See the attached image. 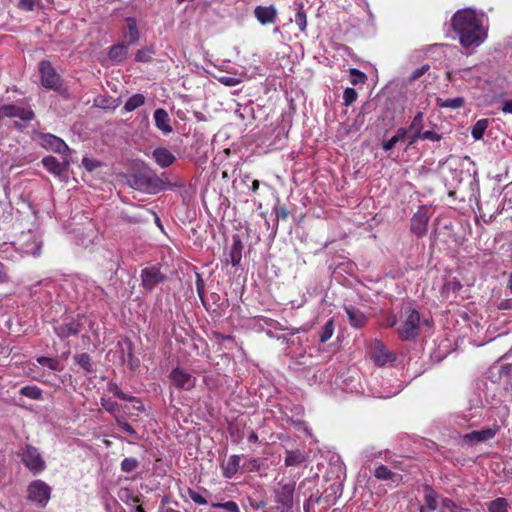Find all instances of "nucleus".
Segmentation results:
<instances>
[{"label":"nucleus","mask_w":512,"mask_h":512,"mask_svg":"<svg viewBox=\"0 0 512 512\" xmlns=\"http://www.w3.org/2000/svg\"><path fill=\"white\" fill-rule=\"evenodd\" d=\"M484 15L470 8L460 9L453 15L451 26L465 49H475L487 39Z\"/></svg>","instance_id":"f257e3e1"},{"label":"nucleus","mask_w":512,"mask_h":512,"mask_svg":"<svg viewBox=\"0 0 512 512\" xmlns=\"http://www.w3.org/2000/svg\"><path fill=\"white\" fill-rule=\"evenodd\" d=\"M430 326V322L425 319L421 321L420 313L411 307H405L401 314V323L397 327L398 337L402 341H414L420 330V325Z\"/></svg>","instance_id":"f03ea898"},{"label":"nucleus","mask_w":512,"mask_h":512,"mask_svg":"<svg viewBox=\"0 0 512 512\" xmlns=\"http://www.w3.org/2000/svg\"><path fill=\"white\" fill-rule=\"evenodd\" d=\"M77 299L89 304L97 300H103L106 292L102 287L90 279L78 278L75 282Z\"/></svg>","instance_id":"7ed1b4c3"},{"label":"nucleus","mask_w":512,"mask_h":512,"mask_svg":"<svg viewBox=\"0 0 512 512\" xmlns=\"http://www.w3.org/2000/svg\"><path fill=\"white\" fill-rule=\"evenodd\" d=\"M51 487L43 480L32 481L27 487V498L39 507H45L51 498Z\"/></svg>","instance_id":"20e7f679"},{"label":"nucleus","mask_w":512,"mask_h":512,"mask_svg":"<svg viewBox=\"0 0 512 512\" xmlns=\"http://www.w3.org/2000/svg\"><path fill=\"white\" fill-rule=\"evenodd\" d=\"M41 84L48 89L59 90L61 77L49 61H41L39 64Z\"/></svg>","instance_id":"39448f33"},{"label":"nucleus","mask_w":512,"mask_h":512,"mask_svg":"<svg viewBox=\"0 0 512 512\" xmlns=\"http://www.w3.org/2000/svg\"><path fill=\"white\" fill-rule=\"evenodd\" d=\"M22 461L24 465L33 473H39L45 469L43 460L37 448L27 445L22 451Z\"/></svg>","instance_id":"423d86ee"},{"label":"nucleus","mask_w":512,"mask_h":512,"mask_svg":"<svg viewBox=\"0 0 512 512\" xmlns=\"http://www.w3.org/2000/svg\"><path fill=\"white\" fill-rule=\"evenodd\" d=\"M170 380L173 386L182 390H191L196 385V377L187 370L176 367L170 372Z\"/></svg>","instance_id":"0eeeda50"},{"label":"nucleus","mask_w":512,"mask_h":512,"mask_svg":"<svg viewBox=\"0 0 512 512\" xmlns=\"http://www.w3.org/2000/svg\"><path fill=\"white\" fill-rule=\"evenodd\" d=\"M0 118H19L30 121L34 118V112L30 107L7 104L0 106Z\"/></svg>","instance_id":"6e6552de"},{"label":"nucleus","mask_w":512,"mask_h":512,"mask_svg":"<svg viewBox=\"0 0 512 512\" xmlns=\"http://www.w3.org/2000/svg\"><path fill=\"white\" fill-rule=\"evenodd\" d=\"M39 142L45 149L51 150L62 156H67L70 152V148L61 138L50 133L41 134L39 136Z\"/></svg>","instance_id":"1a4fd4ad"},{"label":"nucleus","mask_w":512,"mask_h":512,"mask_svg":"<svg viewBox=\"0 0 512 512\" xmlns=\"http://www.w3.org/2000/svg\"><path fill=\"white\" fill-rule=\"evenodd\" d=\"M371 358L378 366H384L396 360V354L389 351L380 341L375 340L372 344Z\"/></svg>","instance_id":"9d476101"},{"label":"nucleus","mask_w":512,"mask_h":512,"mask_svg":"<svg viewBox=\"0 0 512 512\" xmlns=\"http://www.w3.org/2000/svg\"><path fill=\"white\" fill-rule=\"evenodd\" d=\"M429 208L421 206L411 218V231L418 237L424 236L427 232L429 222Z\"/></svg>","instance_id":"9b49d317"},{"label":"nucleus","mask_w":512,"mask_h":512,"mask_svg":"<svg viewBox=\"0 0 512 512\" xmlns=\"http://www.w3.org/2000/svg\"><path fill=\"white\" fill-rule=\"evenodd\" d=\"M295 483L280 482L279 488L275 491L276 502L281 505L284 510H290L293 506Z\"/></svg>","instance_id":"f8f14e48"},{"label":"nucleus","mask_w":512,"mask_h":512,"mask_svg":"<svg viewBox=\"0 0 512 512\" xmlns=\"http://www.w3.org/2000/svg\"><path fill=\"white\" fill-rule=\"evenodd\" d=\"M83 323L80 319H65L63 322L54 326V332L61 339L78 335L81 331Z\"/></svg>","instance_id":"ddd939ff"},{"label":"nucleus","mask_w":512,"mask_h":512,"mask_svg":"<svg viewBox=\"0 0 512 512\" xmlns=\"http://www.w3.org/2000/svg\"><path fill=\"white\" fill-rule=\"evenodd\" d=\"M141 280L143 288L151 291L165 280V275L156 266L146 267L141 271Z\"/></svg>","instance_id":"4468645a"},{"label":"nucleus","mask_w":512,"mask_h":512,"mask_svg":"<svg viewBox=\"0 0 512 512\" xmlns=\"http://www.w3.org/2000/svg\"><path fill=\"white\" fill-rule=\"evenodd\" d=\"M23 242L21 243V251L25 255L39 256L42 241L39 240L31 231L22 234Z\"/></svg>","instance_id":"2eb2a0df"},{"label":"nucleus","mask_w":512,"mask_h":512,"mask_svg":"<svg viewBox=\"0 0 512 512\" xmlns=\"http://www.w3.org/2000/svg\"><path fill=\"white\" fill-rule=\"evenodd\" d=\"M498 429H499V427L497 425H494L489 428L472 431V432L466 434L463 437V440H464V442L471 443V444L485 442L487 440L494 438L496 433L498 432Z\"/></svg>","instance_id":"dca6fc26"},{"label":"nucleus","mask_w":512,"mask_h":512,"mask_svg":"<svg viewBox=\"0 0 512 512\" xmlns=\"http://www.w3.org/2000/svg\"><path fill=\"white\" fill-rule=\"evenodd\" d=\"M254 16L261 25H268L276 22L278 11L274 5H259L254 9Z\"/></svg>","instance_id":"f3484780"},{"label":"nucleus","mask_w":512,"mask_h":512,"mask_svg":"<svg viewBox=\"0 0 512 512\" xmlns=\"http://www.w3.org/2000/svg\"><path fill=\"white\" fill-rule=\"evenodd\" d=\"M122 37L129 46L135 44L139 40L140 33L135 17H127L125 19V27L122 30Z\"/></svg>","instance_id":"a211bd4d"},{"label":"nucleus","mask_w":512,"mask_h":512,"mask_svg":"<svg viewBox=\"0 0 512 512\" xmlns=\"http://www.w3.org/2000/svg\"><path fill=\"white\" fill-rule=\"evenodd\" d=\"M154 123L158 130H160L164 135L170 134L172 132L171 120L165 109L158 108L154 111L153 114Z\"/></svg>","instance_id":"6ab92c4d"},{"label":"nucleus","mask_w":512,"mask_h":512,"mask_svg":"<svg viewBox=\"0 0 512 512\" xmlns=\"http://www.w3.org/2000/svg\"><path fill=\"white\" fill-rule=\"evenodd\" d=\"M42 163L45 169L54 175H61L69 165V161L66 157L63 159V162H60L54 156L44 157Z\"/></svg>","instance_id":"aec40b11"},{"label":"nucleus","mask_w":512,"mask_h":512,"mask_svg":"<svg viewBox=\"0 0 512 512\" xmlns=\"http://www.w3.org/2000/svg\"><path fill=\"white\" fill-rule=\"evenodd\" d=\"M153 159L162 168L171 166L176 157L166 148L158 147L152 152Z\"/></svg>","instance_id":"412c9836"},{"label":"nucleus","mask_w":512,"mask_h":512,"mask_svg":"<svg viewBox=\"0 0 512 512\" xmlns=\"http://www.w3.org/2000/svg\"><path fill=\"white\" fill-rule=\"evenodd\" d=\"M374 476L378 480L387 481L395 484H398L402 479L400 474L392 471L385 465H379L378 467H376L374 470Z\"/></svg>","instance_id":"4be33fe9"},{"label":"nucleus","mask_w":512,"mask_h":512,"mask_svg":"<svg viewBox=\"0 0 512 512\" xmlns=\"http://www.w3.org/2000/svg\"><path fill=\"white\" fill-rule=\"evenodd\" d=\"M241 456L232 455L228 458V460L222 465V474L225 478L231 479L233 478L240 469Z\"/></svg>","instance_id":"5701e85b"},{"label":"nucleus","mask_w":512,"mask_h":512,"mask_svg":"<svg viewBox=\"0 0 512 512\" xmlns=\"http://www.w3.org/2000/svg\"><path fill=\"white\" fill-rule=\"evenodd\" d=\"M345 312L351 326L355 328H361L366 323V316L364 313L354 306L345 307Z\"/></svg>","instance_id":"b1692460"},{"label":"nucleus","mask_w":512,"mask_h":512,"mask_svg":"<svg viewBox=\"0 0 512 512\" xmlns=\"http://www.w3.org/2000/svg\"><path fill=\"white\" fill-rule=\"evenodd\" d=\"M128 47L126 43H118L110 47L108 52L109 59L114 63L123 62L128 55Z\"/></svg>","instance_id":"393cba45"},{"label":"nucleus","mask_w":512,"mask_h":512,"mask_svg":"<svg viewBox=\"0 0 512 512\" xmlns=\"http://www.w3.org/2000/svg\"><path fill=\"white\" fill-rule=\"evenodd\" d=\"M138 182L145 189H159L162 184L161 179L153 173L141 175Z\"/></svg>","instance_id":"a878e982"},{"label":"nucleus","mask_w":512,"mask_h":512,"mask_svg":"<svg viewBox=\"0 0 512 512\" xmlns=\"http://www.w3.org/2000/svg\"><path fill=\"white\" fill-rule=\"evenodd\" d=\"M306 461V455L300 450H291L286 452L285 465L297 466Z\"/></svg>","instance_id":"bb28decb"},{"label":"nucleus","mask_w":512,"mask_h":512,"mask_svg":"<svg viewBox=\"0 0 512 512\" xmlns=\"http://www.w3.org/2000/svg\"><path fill=\"white\" fill-rule=\"evenodd\" d=\"M242 248L243 245L240 240H234L230 251H229V261L233 266H237L240 264L242 259Z\"/></svg>","instance_id":"cd10ccee"},{"label":"nucleus","mask_w":512,"mask_h":512,"mask_svg":"<svg viewBox=\"0 0 512 512\" xmlns=\"http://www.w3.org/2000/svg\"><path fill=\"white\" fill-rule=\"evenodd\" d=\"M145 103V96L141 93H136L130 96L124 104L125 112H132L141 107Z\"/></svg>","instance_id":"c85d7f7f"},{"label":"nucleus","mask_w":512,"mask_h":512,"mask_svg":"<svg viewBox=\"0 0 512 512\" xmlns=\"http://www.w3.org/2000/svg\"><path fill=\"white\" fill-rule=\"evenodd\" d=\"M296 13L294 16V22L298 26L301 32H305L307 28V14L304 10L303 3H296Z\"/></svg>","instance_id":"c756f323"},{"label":"nucleus","mask_w":512,"mask_h":512,"mask_svg":"<svg viewBox=\"0 0 512 512\" xmlns=\"http://www.w3.org/2000/svg\"><path fill=\"white\" fill-rule=\"evenodd\" d=\"M488 512H509L510 504L506 498L498 497L486 504Z\"/></svg>","instance_id":"7c9ffc66"},{"label":"nucleus","mask_w":512,"mask_h":512,"mask_svg":"<svg viewBox=\"0 0 512 512\" xmlns=\"http://www.w3.org/2000/svg\"><path fill=\"white\" fill-rule=\"evenodd\" d=\"M407 134L408 130L406 128H399L393 137L383 142V150L390 151L400 140H403L407 136Z\"/></svg>","instance_id":"2f4dec72"},{"label":"nucleus","mask_w":512,"mask_h":512,"mask_svg":"<svg viewBox=\"0 0 512 512\" xmlns=\"http://www.w3.org/2000/svg\"><path fill=\"white\" fill-rule=\"evenodd\" d=\"M19 393L32 400H42L43 392L36 385H27L20 389Z\"/></svg>","instance_id":"473e14b6"},{"label":"nucleus","mask_w":512,"mask_h":512,"mask_svg":"<svg viewBox=\"0 0 512 512\" xmlns=\"http://www.w3.org/2000/svg\"><path fill=\"white\" fill-rule=\"evenodd\" d=\"M402 389H403L402 384L397 381L396 385H392L390 387H385L381 391L373 392V394L377 398L387 399V398H391V397L397 395Z\"/></svg>","instance_id":"72a5a7b5"},{"label":"nucleus","mask_w":512,"mask_h":512,"mask_svg":"<svg viewBox=\"0 0 512 512\" xmlns=\"http://www.w3.org/2000/svg\"><path fill=\"white\" fill-rule=\"evenodd\" d=\"M488 119L478 120L472 127L471 135L474 140H480L488 127Z\"/></svg>","instance_id":"f704fd0d"},{"label":"nucleus","mask_w":512,"mask_h":512,"mask_svg":"<svg viewBox=\"0 0 512 512\" xmlns=\"http://www.w3.org/2000/svg\"><path fill=\"white\" fill-rule=\"evenodd\" d=\"M110 391L113 392V394L121 400L128 402L136 401L138 403V406H135L137 410L141 411L144 409L142 403L139 400H136L135 397L122 392L118 386L114 385L113 387L110 388Z\"/></svg>","instance_id":"c9c22d12"},{"label":"nucleus","mask_w":512,"mask_h":512,"mask_svg":"<svg viewBox=\"0 0 512 512\" xmlns=\"http://www.w3.org/2000/svg\"><path fill=\"white\" fill-rule=\"evenodd\" d=\"M437 508V500L435 493L430 490L425 494V506L420 508V512H431Z\"/></svg>","instance_id":"e433bc0d"},{"label":"nucleus","mask_w":512,"mask_h":512,"mask_svg":"<svg viewBox=\"0 0 512 512\" xmlns=\"http://www.w3.org/2000/svg\"><path fill=\"white\" fill-rule=\"evenodd\" d=\"M36 361L43 366L48 367L50 370L53 371H60L62 369L59 360L55 358L40 356L37 357Z\"/></svg>","instance_id":"4c0bfd02"},{"label":"nucleus","mask_w":512,"mask_h":512,"mask_svg":"<svg viewBox=\"0 0 512 512\" xmlns=\"http://www.w3.org/2000/svg\"><path fill=\"white\" fill-rule=\"evenodd\" d=\"M463 104H464V99L461 97L449 98L446 100H441V99L438 100V105L440 107H444V108L457 109V108L462 107Z\"/></svg>","instance_id":"58836bf2"},{"label":"nucleus","mask_w":512,"mask_h":512,"mask_svg":"<svg viewBox=\"0 0 512 512\" xmlns=\"http://www.w3.org/2000/svg\"><path fill=\"white\" fill-rule=\"evenodd\" d=\"M154 55V49L150 47H144L139 49L135 54V60L137 62H149Z\"/></svg>","instance_id":"ea45409f"},{"label":"nucleus","mask_w":512,"mask_h":512,"mask_svg":"<svg viewBox=\"0 0 512 512\" xmlns=\"http://www.w3.org/2000/svg\"><path fill=\"white\" fill-rule=\"evenodd\" d=\"M76 363L86 372L92 371L91 358L87 353H81L75 356Z\"/></svg>","instance_id":"a19ab883"},{"label":"nucleus","mask_w":512,"mask_h":512,"mask_svg":"<svg viewBox=\"0 0 512 512\" xmlns=\"http://www.w3.org/2000/svg\"><path fill=\"white\" fill-rule=\"evenodd\" d=\"M423 119H424V114L422 112H418L414 116L409 128L407 129L408 132H417V133L422 132Z\"/></svg>","instance_id":"79ce46f5"},{"label":"nucleus","mask_w":512,"mask_h":512,"mask_svg":"<svg viewBox=\"0 0 512 512\" xmlns=\"http://www.w3.org/2000/svg\"><path fill=\"white\" fill-rule=\"evenodd\" d=\"M333 332H334L333 320L330 319L329 321L326 322V324L323 326V328L320 332V342L325 343L326 341H328L332 337Z\"/></svg>","instance_id":"37998d69"},{"label":"nucleus","mask_w":512,"mask_h":512,"mask_svg":"<svg viewBox=\"0 0 512 512\" xmlns=\"http://www.w3.org/2000/svg\"><path fill=\"white\" fill-rule=\"evenodd\" d=\"M139 466V462L136 458H124L121 462V470L125 473L134 471Z\"/></svg>","instance_id":"c03bdc74"},{"label":"nucleus","mask_w":512,"mask_h":512,"mask_svg":"<svg viewBox=\"0 0 512 512\" xmlns=\"http://www.w3.org/2000/svg\"><path fill=\"white\" fill-rule=\"evenodd\" d=\"M212 507L222 508L228 512H240V508L235 501H227V502H217L212 503Z\"/></svg>","instance_id":"a18cd8bd"},{"label":"nucleus","mask_w":512,"mask_h":512,"mask_svg":"<svg viewBox=\"0 0 512 512\" xmlns=\"http://www.w3.org/2000/svg\"><path fill=\"white\" fill-rule=\"evenodd\" d=\"M358 94L354 88H346L343 92V100L345 106L352 105L357 100Z\"/></svg>","instance_id":"49530a36"},{"label":"nucleus","mask_w":512,"mask_h":512,"mask_svg":"<svg viewBox=\"0 0 512 512\" xmlns=\"http://www.w3.org/2000/svg\"><path fill=\"white\" fill-rule=\"evenodd\" d=\"M351 83L353 85L363 84L366 81V75L356 68L350 70Z\"/></svg>","instance_id":"de8ad7c7"},{"label":"nucleus","mask_w":512,"mask_h":512,"mask_svg":"<svg viewBox=\"0 0 512 512\" xmlns=\"http://www.w3.org/2000/svg\"><path fill=\"white\" fill-rule=\"evenodd\" d=\"M101 405L107 412L111 414H114L119 410L118 403L112 401L111 399L101 398Z\"/></svg>","instance_id":"09e8293b"},{"label":"nucleus","mask_w":512,"mask_h":512,"mask_svg":"<svg viewBox=\"0 0 512 512\" xmlns=\"http://www.w3.org/2000/svg\"><path fill=\"white\" fill-rule=\"evenodd\" d=\"M217 80L227 87H234L241 82V79L236 76H221Z\"/></svg>","instance_id":"8fccbe9b"},{"label":"nucleus","mask_w":512,"mask_h":512,"mask_svg":"<svg viewBox=\"0 0 512 512\" xmlns=\"http://www.w3.org/2000/svg\"><path fill=\"white\" fill-rule=\"evenodd\" d=\"M116 423L119 427L123 429V431L131 435L134 439H137V433L130 424H128L126 421L119 417H116Z\"/></svg>","instance_id":"3c124183"},{"label":"nucleus","mask_w":512,"mask_h":512,"mask_svg":"<svg viewBox=\"0 0 512 512\" xmlns=\"http://www.w3.org/2000/svg\"><path fill=\"white\" fill-rule=\"evenodd\" d=\"M442 506L449 509L450 512H466L467 511V509L458 507V505L453 500H451L449 498H444L442 500Z\"/></svg>","instance_id":"603ef678"},{"label":"nucleus","mask_w":512,"mask_h":512,"mask_svg":"<svg viewBox=\"0 0 512 512\" xmlns=\"http://www.w3.org/2000/svg\"><path fill=\"white\" fill-rule=\"evenodd\" d=\"M188 495H189L190 499L198 505L207 504V500L205 499V497H203L201 494H199L198 492H196L193 489L188 490Z\"/></svg>","instance_id":"864d4df0"},{"label":"nucleus","mask_w":512,"mask_h":512,"mask_svg":"<svg viewBox=\"0 0 512 512\" xmlns=\"http://www.w3.org/2000/svg\"><path fill=\"white\" fill-rule=\"evenodd\" d=\"M196 290H197V294H198L199 298L201 299V301H203L204 293H205V283L199 274H197V278H196Z\"/></svg>","instance_id":"5fc2aeb1"},{"label":"nucleus","mask_w":512,"mask_h":512,"mask_svg":"<svg viewBox=\"0 0 512 512\" xmlns=\"http://www.w3.org/2000/svg\"><path fill=\"white\" fill-rule=\"evenodd\" d=\"M82 165L87 169L88 171H93L97 167H99L100 163L94 159H90L88 157H84L82 160Z\"/></svg>","instance_id":"6e6d98bb"},{"label":"nucleus","mask_w":512,"mask_h":512,"mask_svg":"<svg viewBox=\"0 0 512 512\" xmlns=\"http://www.w3.org/2000/svg\"><path fill=\"white\" fill-rule=\"evenodd\" d=\"M418 136H422V140H431V141H440L441 136L433 131H424L422 134H418Z\"/></svg>","instance_id":"4d7b16f0"},{"label":"nucleus","mask_w":512,"mask_h":512,"mask_svg":"<svg viewBox=\"0 0 512 512\" xmlns=\"http://www.w3.org/2000/svg\"><path fill=\"white\" fill-rule=\"evenodd\" d=\"M18 6L25 11H32L34 9L35 3L34 0H19Z\"/></svg>","instance_id":"13d9d810"},{"label":"nucleus","mask_w":512,"mask_h":512,"mask_svg":"<svg viewBox=\"0 0 512 512\" xmlns=\"http://www.w3.org/2000/svg\"><path fill=\"white\" fill-rule=\"evenodd\" d=\"M429 68H430L429 65H423L420 68H417L416 70H414L412 72L411 78L413 80L420 78L425 72H427L429 70Z\"/></svg>","instance_id":"bf43d9fd"},{"label":"nucleus","mask_w":512,"mask_h":512,"mask_svg":"<svg viewBox=\"0 0 512 512\" xmlns=\"http://www.w3.org/2000/svg\"><path fill=\"white\" fill-rule=\"evenodd\" d=\"M277 220H286L288 217V210L285 207H279L275 209Z\"/></svg>","instance_id":"052dcab7"},{"label":"nucleus","mask_w":512,"mask_h":512,"mask_svg":"<svg viewBox=\"0 0 512 512\" xmlns=\"http://www.w3.org/2000/svg\"><path fill=\"white\" fill-rule=\"evenodd\" d=\"M501 111L504 114H512V100H504L501 104Z\"/></svg>","instance_id":"680f3d73"},{"label":"nucleus","mask_w":512,"mask_h":512,"mask_svg":"<svg viewBox=\"0 0 512 512\" xmlns=\"http://www.w3.org/2000/svg\"><path fill=\"white\" fill-rule=\"evenodd\" d=\"M498 308L501 310H511L512 309V299H504L498 304Z\"/></svg>","instance_id":"e2e57ef3"},{"label":"nucleus","mask_w":512,"mask_h":512,"mask_svg":"<svg viewBox=\"0 0 512 512\" xmlns=\"http://www.w3.org/2000/svg\"><path fill=\"white\" fill-rule=\"evenodd\" d=\"M7 280V273L5 267L2 263H0V283H3Z\"/></svg>","instance_id":"0e129e2a"},{"label":"nucleus","mask_w":512,"mask_h":512,"mask_svg":"<svg viewBox=\"0 0 512 512\" xmlns=\"http://www.w3.org/2000/svg\"><path fill=\"white\" fill-rule=\"evenodd\" d=\"M397 324V319L395 316H390L388 317L386 323H385V327H388V328H391V327H394L395 325Z\"/></svg>","instance_id":"69168bd1"},{"label":"nucleus","mask_w":512,"mask_h":512,"mask_svg":"<svg viewBox=\"0 0 512 512\" xmlns=\"http://www.w3.org/2000/svg\"><path fill=\"white\" fill-rule=\"evenodd\" d=\"M410 133H411V136H410L409 145H413L418 139L422 140V136H418L417 132H410ZM419 134H422V132H419Z\"/></svg>","instance_id":"338daca9"},{"label":"nucleus","mask_w":512,"mask_h":512,"mask_svg":"<svg viewBox=\"0 0 512 512\" xmlns=\"http://www.w3.org/2000/svg\"><path fill=\"white\" fill-rule=\"evenodd\" d=\"M248 441L251 442V443H256L258 441V436L256 433L252 432L249 436H248Z\"/></svg>","instance_id":"774afa93"}]
</instances>
